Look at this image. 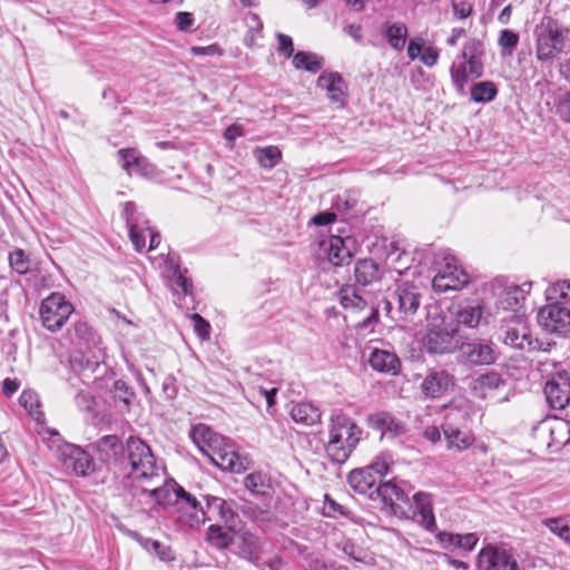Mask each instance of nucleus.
<instances>
[{
  "label": "nucleus",
  "mask_w": 570,
  "mask_h": 570,
  "mask_svg": "<svg viewBox=\"0 0 570 570\" xmlns=\"http://www.w3.org/2000/svg\"><path fill=\"white\" fill-rule=\"evenodd\" d=\"M368 363L374 371L396 375L401 368V361L394 352L381 348H372Z\"/></svg>",
  "instance_id": "5701e85b"
},
{
  "label": "nucleus",
  "mask_w": 570,
  "mask_h": 570,
  "mask_svg": "<svg viewBox=\"0 0 570 570\" xmlns=\"http://www.w3.org/2000/svg\"><path fill=\"white\" fill-rule=\"evenodd\" d=\"M460 358L471 365L493 364L498 358V352L491 342L473 341L460 346Z\"/></svg>",
  "instance_id": "ddd939ff"
},
{
  "label": "nucleus",
  "mask_w": 570,
  "mask_h": 570,
  "mask_svg": "<svg viewBox=\"0 0 570 570\" xmlns=\"http://www.w3.org/2000/svg\"><path fill=\"white\" fill-rule=\"evenodd\" d=\"M367 425L381 432V438L391 439L402 436L406 433V424L387 411H379L366 417Z\"/></svg>",
  "instance_id": "a211bd4d"
},
{
  "label": "nucleus",
  "mask_w": 570,
  "mask_h": 570,
  "mask_svg": "<svg viewBox=\"0 0 570 570\" xmlns=\"http://www.w3.org/2000/svg\"><path fill=\"white\" fill-rule=\"evenodd\" d=\"M375 492V499H381L382 502L386 507H390L394 513H396V503L399 501L405 502L407 500L404 491L391 481L380 482V484L376 487Z\"/></svg>",
  "instance_id": "c756f323"
},
{
  "label": "nucleus",
  "mask_w": 570,
  "mask_h": 570,
  "mask_svg": "<svg viewBox=\"0 0 570 570\" xmlns=\"http://www.w3.org/2000/svg\"><path fill=\"white\" fill-rule=\"evenodd\" d=\"M498 94V88L492 81H481L472 86L471 98L475 102H490Z\"/></svg>",
  "instance_id": "4c0bfd02"
},
{
  "label": "nucleus",
  "mask_w": 570,
  "mask_h": 570,
  "mask_svg": "<svg viewBox=\"0 0 570 570\" xmlns=\"http://www.w3.org/2000/svg\"><path fill=\"white\" fill-rule=\"evenodd\" d=\"M539 324L550 333H567L570 331V308L561 304H549L538 313Z\"/></svg>",
  "instance_id": "f8f14e48"
},
{
  "label": "nucleus",
  "mask_w": 570,
  "mask_h": 570,
  "mask_svg": "<svg viewBox=\"0 0 570 570\" xmlns=\"http://www.w3.org/2000/svg\"><path fill=\"white\" fill-rule=\"evenodd\" d=\"M443 434L448 443V449L450 450L464 451L469 449L475 440L471 432L455 428L451 423H446L443 426Z\"/></svg>",
  "instance_id": "c85d7f7f"
},
{
  "label": "nucleus",
  "mask_w": 570,
  "mask_h": 570,
  "mask_svg": "<svg viewBox=\"0 0 570 570\" xmlns=\"http://www.w3.org/2000/svg\"><path fill=\"white\" fill-rule=\"evenodd\" d=\"M379 320V311L374 306L368 307V314L357 324L360 328H367Z\"/></svg>",
  "instance_id": "338daca9"
},
{
  "label": "nucleus",
  "mask_w": 570,
  "mask_h": 570,
  "mask_svg": "<svg viewBox=\"0 0 570 570\" xmlns=\"http://www.w3.org/2000/svg\"><path fill=\"white\" fill-rule=\"evenodd\" d=\"M438 59H439V51L438 49L433 48V47H429L426 48L421 57H420V60L422 61V63H424L426 67H433L436 62H438Z\"/></svg>",
  "instance_id": "e2e57ef3"
},
{
  "label": "nucleus",
  "mask_w": 570,
  "mask_h": 570,
  "mask_svg": "<svg viewBox=\"0 0 570 570\" xmlns=\"http://www.w3.org/2000/svg\"><path fill=\"white\" fill-rule=\"evenodd\" d=\"M566 36L558 23L548 19L535 29V57L547 62L556 59L564 49Z\"/></svg>",
  "instance_id": "20e7f679"
},
{
  "label": "nucleus",
  "mask_w": 570,
  "mask_h": 570,
  "mask_svg": "<svg viewBox=\"0 0 570 570\" xmlns=\"http://www.w3.org/2000/svg\"><path fill=\"white\" fill-rule=\"evenodd\" d=\"M505 385V381L497 372H488L473 379L471 389L479 397L485 399L493 396L495 391H499Z\"/></svg>",
  "instance_id": "a878e982"
},
{
  "label": "nucleus",
  "mask_w": 570,
  "mask_h": 570,
  "mask_svg": "<svg viewBox=\"0 0 570 570\" xmlns=\"http://www.w3.org/2000/svg\"><path fill=\"white\" fill-rule=\"evenodd\" d=\"M397 308L391 317L397 322H406L417 312L421 305V294L414 285L402 284L394 292Z\"/></svg>",
  "instance_id": "1a4fd4ad"
},
{
  "label": "nucleus",
  "mask_w": 570,
  "mask_h": 570,
  "mask_svg": "<svg viewBox=\"0 0 570 570\" xmlns=\"http://www.w3.org/2000/svg\"><path fill=\"white\" fill-rule=\"evenodd\" d=\"M234 505L233 501H227L217 497H207V509L209 511H216L229 529H234L236 527L235 521L237 513Z\"/></svg>",
  "instance_id": "2f4dec72"
},
{
  "label": "nucleus",
  "mask_w": 570,
  "mask_h": 570,
  "mask_svg": "<svg viewBox=\"0 0 570 570\" xmlns=\"http://www.w3.org/2000/svg\"><path fill=\"white\" fill-rule=\"evenodd\" d=\"M500 321V338L505 345L525 351L541 350L542 344L531 336L524 314L503 315Z\"/></svg>",
  "instance_id": "7ed1b4c3"
},
{
  "label": "nucleus",
  "mask_w": 570,
  "mask_h": 570,
  "mask_svg": "<svg viewBox=\"0 0 570 570\" xmlns=\"http://www.w3.org/2000/svg\"><path fill=\"white\" fill-rule=\"evenodd\" d=\"M469 282L468 274L458 266L454 257L445 256L433 277L432 286L436 292L456 291Z\"/></svg>",
  "instance_id": "423d86ee"
},
{
  "label": "nucleus",
  "mask_w": 570,
  "mask_h": 570,
  "mask_svg": "<svg viewBox=\"0 0 570 570\" xmlns=\"http://www.w3.org/2000/svg\"><path fill=\"white\" fill-rule=\"evenodd\" d=\"M347 480L348 484L355 492L367 495L372 500L375 499L376 484H380V482L377 480V475L371 473L370 470L366 468L353 470L348 474Z\"/></svg>",
  "instance_id": "b1692460"
},
{
  "label": "nucleus",
  "mask_w": 570,
  "mask_h": 570,
  "mask_svg": "<svg viewBox=\"0 0 570 570\" xmlns=\"http://www.w3.org/2000/svg\"><path fill=\"white\" fill-rule=\"evenodd\" d=\"M382 277V271L373 259H362L355 266V278L363 285L372 284Z\"/></svg>",
  "instance_id": "72a5a7b5"
},
{
  "label": "nucleus",
  "mask_w": 570,
  "mask_h": 570,
  "mask_svg": "<svg viewBox=\"0 0 570 570\" xmlns=\"http://www.w3.org/2000/svg\"><path fill=\"white\" fill-rule=\"evenodd\" d=\"M557 114L567 122H570V92L560 96L556 105Z\"/></svg>",
  "instance_id": "864d4df0"
},
{
  "label": "nucleus",
  "mask_w": 570,
  "mask_h": 570,
  "mask_svg": "<svg viewBox=\"0 0 570 570\" xmlns=\"http://www.w3.org/2000/svg\"><path fill=\"white\" fill-rule=\"evenodd\" d=\"M190 320L194 323V330L197 333V335L202 340H208L210 330L209 323L206 320H204L199 314L190 315Z\"/></svg>",
  "instance_id": "3c124183"
},
{
  "label": "nucleus",
  "mask_w": 570,
  "mask_h": 570,
  "mask_svg": "<svg viewBox=\"0 0 570 570\" xmlns=\"http://www.w3.org/2000/svg\"><path fill=\"white\" fill-rule=\"evenodd\" d=\"M19 403L37 421L42 420L43 414L40 411L39 396L33 391H23L19 397Z\"/></svg>",
  "instance_id": "a19ab883"
},
{
  "label": "nucleus",
  "mask_w": 570,
  "mask_h": 570,
  "mask_svg": "<svg viewBox=\"0 0 570 570\" xmlns=\"http://www.w3.org/2000/svg\"><path fill=\"white\" fill-rule=\"evenodd\" d=\"M452 9L455 18L460 20L466 19L473 13V7L468 1H453Z\"/></svg>",
  "instance_id": "6e6d98bb"
},
{
  "label": "nucleus",
  "mask_w": 570,
  "mask_h": 570,
  "mask_svg": "<svg viewBox=\"0 0 570 570\" xmlns=\"http://www.w3.org/2000/svg\"><path fill=\"white\" fill-rule=\"evenodd\" d=\"M121 168L129 175L153 177L156 168L136 148H121L117 151Z\"/></svg>",
  "instance_id": "f3484780"
},
{
  "label": "nucleus",
  "mask_w": 570,
  "mask_h": 570,
  "mask_svg": "<svg viewBox=\"0 0 570 570\" xmlns=\"http://www.w3.org/2000/svg\"><path fill=\"white\" fill-rule=\"evenodd\" d=\"M293 65L296 69L317 72L323 67V58L318 57L316 53L298 51L293 56Z\"/></svg>",
  "instance_id": "e433bc0d"
},
{
  "label": "nucleus",
  "mask_w": 570,
  "mask_h": 570,
  "mask_svg": "<svg viewBox=\"0 0 570 570\" xmlns=\"http://www.w3.org/2000/svg\"><path fill=\"white\" fill-rule=\"evenodd\" d=\"M277 40H278V51L281 53L285 55L286 57H292L293 52H294V46H293L292 38L287 35L278 33Z\"/></svg>",
  "instance_id": "13d9d810"
},
{
  "label": "nucleus",
  "mask_w": 570,
  "mask_h": 570,
  "mask_svg": "<svg viewBox=\"0 0 570 570\" xmlns=\"http://www.w3.org/2000/svg\"><path fill=\"white\" fill-rule=\"evenodd\" d=\"M254 155L258 164L267 169L274 168L282 157L281 150L276 146L257 148L255 149Z\"/></svg>",
  "instance_id": "58836bf2"
},
{
  "label": "nucleus",
  "mask_w": 570,
  "mask_h": 570,
  "mask_svg": "<svg viewBox=\"0 0 570 570\" xmlns=\"http://www.w3.org/2000/svg\"><path fill=\"white\" fill-rule=\"evenodd\" d=\"M190 438L202 453L209 455L214 448L224 444V436L214 432L208 425L198 423L190 430Z\"/></svg>",
  "instance_id": "4be33fe9"
},
{
  "label": "nucleus",
  "mask_w": 570,
  "mask_h": 570,
  "mask_svg": "<svg viewBox=\"0 0 570 570\" xmlns=\"http://www.w3.org/2000/svg\"><path fill=\"white\" fill-rule=\"evenodd\" d=\"M453 384V376L446 371H430L424 377L421 389L426 396L438 399L445 394Z\"/></svg>",
  "instance_id": "412c9836"
},
{
  "label": "nucleus",
  "mask_w": 570,
  "mask_h": 570,
  "mask_svg": "<svg viewBox=\"0 0 570 570\" xmlns=\"http://www.w3.org/2000/svg\"><path fill=\"white\" fill-rule=\"evenodd\" d=\"M114 393L115 397L125 403L127 407H129L131 400L135 395L134 391L127 385V383L122 380H117L114 383Z\"/></svg>",
  "instance_id": "09e8293b"
},
{
  "label": "nucleus",
  "mask_w": 570,
  "mask_h": 570,
  "mask_svg": "<svg viewBox=\"0 0 570 570\" xmlns=\"http://www.w3.org/2000/svg\"><path fill=\"white\" fill-rule=\"evenodd\" d=\"M317 86L325 89L332 102L344 105L345 82L337 72H324L317 79Z\"/></svg>",
  "instance_id": "bb28decb"
},
{
  "label": "nucleus",
  "mask_w": 570,
  "mask_h": 570,
  "mask_svg": "<svg viewBox=\"0 0 570 570\" xmlns=\"http://www.w3.org/2000/svg\"><path fill=\"white\" fill-rule=\"evenodd\" d=\"M175 20L177 28L181 31L188 30L194 24L193 14L189 12H177Z\"/></svg>",
  "instance_id": "0e129e2a"
},
{
  "label": "nucleus",
  "mask_w": 570,
  "mask_h": 570,
  "mask_svg": "<svg viewBox=\"0 0 570 570\" xmlns=\"http://www.w3.org/2000/svg\"><path fill=\"white\" fill-rule=\"evenodd\" d=\"M479 570H520L517 560L504 548L484 547L478 556Z\"/></svg>",
  "instance_id": "9d476101"
},
{
  "label": "nucleus",
  "mask_w": 570,
  "mask_h": 570,
  "mask_svg": "<svg viewBox=\"0 0 570 570\" xmlns=\"http://www.w3.org/2000/svg\"><path fill=\"white\" fill-rule=\"evenodd\" d=\"M518 42H519L518 33H515L514 31H512L510 29H504L501 31L500 38H499V45L503 49L512 50L513 48L517 47Z\"/></svg>",
  "instance_id": "603ef678"
},
{
  "label": "nucleus",
  "mask_w": 570,
  "mask_h": 570,
  "mask_svg": "<svg viewBox=\"0 0 570 570\" xmlns=\"http://www.w3.org/2000/svg\"><path fill=\"white\" fill-rule=\"evenodd\" d=\"M338 299L345 309L352 312H362L367 307L366 299L358 294L353 285L342 287L338 293Z\"/></svg>",
  "instance_id": "f704fd0d"
},
{
  "label": "nucleus",
  "mask_w": 570,
  "mask_h": 570,
  "mask_svg": "<svg viewBox=\"0 0 570 570\" xmlns=\"http://www.w3.org/2000/svg\"><path fill=\"white\" fill-rule=\"evenodd\" d=\"M292 420L304 426H313L321 423L322 413L317 406L309 402L292 404L289 409Z\"/></svg>",
  "instance_id": "cd10ccee"
},
{
  "label": "nucleus",
  "mask_w": 570,
  "mask_h": 570,
  "mask_svg": "<svg viewBox=\"0 0 570 570\" xmlns=\"http://www.w3.org/2000/svg\"><path fill=\"white\" fill-rule=\"evenodd\" d=\"M393 459L389 453L380 454L370 465L365 466L371 473L377 475L379 482L389 473Z\"/></svg>",
  "instance_id": "a18cd8bd"
},
{
  "label": "nucleus",
  "mask_w": 570,
  "mask_h": 570,
  "mask_svg": "<svg viewBox=\"0 0 570 570\" xmlns=\"http://www.w3.org/2000/svg\"><path fill=\"white\" fill-rule=\"evenodd\" d=\"M240 552L252 562L258 560V540L254 535L245 533L243 535Z\"/></svg>",
  "instance_id": "de8ad7c7"
},
{
  "label": "nucleus",
  "mask_w": 570,
  "mask_h": 570,
  "mask_svg": "<svg viewBox=\"0 0 570 570\" xmlns=\"http://www.w3.org/2000/svg\"><path fill=\"white\" fill-rule=\"evenodd\" d=\"M176 495L178 499L186 501L194 510L195 513L193 515L195 522L204 523L205 522V511L199 502L190 495L187 491H185L181 487L176 490Z\"/></svg>",
  "instance_id": "49530a36"
},
{
  "label": "nucleus",
  "mask_w": 570,
  "mask_h": 570,
  "mask_svg": "<svg viewBox=\"0 0 570 570\" xmlns=\"http://www.w3.org/2000/svg\"><path fill=\"white\" fill-rule=\"evenodd\" d=\"M323 513L326 517L334 518L336 515H344L345 511L341 504L326 494L324 499Z\"/></svg>",
  "instance_id": "5fc2aeb1"
},
{
  "label": "nucleus",
  "mask_w": 570,
  "mask_h": 570,
  "mask_svg": "<svg viewBox=\"0 0 570 570\" xmlns=\"http://www.w3.org/2000/svg\"><path fill=\"white\" fill-rule=\"evenodd\" d=\"M136 214L137 207L134 203L128 202L124 205L122 216L127 223L128 228L131 227V225H139Z\"/></svg>",
  "instance_id": "bf43d9fd"
},
{
  "label": "nucleus",
  "mask_w": 570,
  "mask_h": 570,
  "mask_svg": "<svg viewBox=\"0 0 570 570\" xmlns=\"http://www.w3.org/2000/svg\"><path fill=\"white\" fill-rule=\"evenodd\" d=\"M73 312L71 303L65 296L53 293L45 298L40 306V317L43 326L51 332L59 330Z\"/></svg>",
  "instance_id": "39448f33"
},
{
  "label": "nucleus",
  "mask_w": 570,
  "mask_h": 570,
  "mask_svg": "<svg viewBox=\"0 0 570 570\" xmlns=\"http://www.w3.org/2000/svg\"><path fill=\"white\" fill-rule=\"evenodd\" d=\"M9 264L10 267L20 275L27 274L30 269V258L21 248H16L10 252Z\"/></svg>",
  "instance_id": "c03bdc74"
},
{
  "label": "nucleus",
  "mask_w": 570,
  "mask_h": 570,
  "mask_svg": "<svg viewBox=\"0 0 570 570\" xmlns=\"http://www.w3.org/2000/svg\"><path fill=\"white\" fill-rule=\"evenodd\" d=\"M423 346L430 354L452 353L458 348L455 331L445 326H431L424 335Z\"/></svg>",
  "instance_id": "9b49d317"
},
{
  "label": "nucleus",
  "mask_w": 570,
  "mask_h": 570,
  "mask_svg": "<svg viewBox=\"0 0 570 570\" xmlns=\"http://www.w3.org/2000/svg\"><path fill=\"white\" fill-rule=\"evenodd\" d=\"M543 524L566 542H570V520L566 518H551L543 520Z\"/></svg>",
  "instance_id": "79ce46f5"
},
{
  "label": "nucleus",
  "mask_w": 570,
  "mask_h": 570,
  "mask_svg": "<svg viewBox=\"0 0 570 570\" xmlns=\"http://www.w3.org/2000/svg\"><path fill=\"white\" fill-rule=\"evenodd\" d=\"M348 243H351L350 238H342L340 236L331 237L328 246V261L334 266H341L350 262L352 253Z\"/></svg>",
  "instance_id": "7c9ffc66"
},
{
  "label": "nucleus",
  "mask_w": 570,
  "mask_h": 570,
  "mask_svg": "<svg viewBox=\"0 0 570 570\" xmlns=\"http://www.w3.org/2000/svg\"><path fill=\"white\" fill-rule=\"evenodd\" d=\"M468 46L466 43L462 50V61L453 62L450 69L452 82L460 94H464L470 79L479 78L483 72L482 62L473 55L469 56Z\"/></svg>",
  "instance_id": "0eeeda50"
},
{
  "label": "nucleus",
  "mask_w": 570,
  "mask_h": 570,
  "mask_svg": "<svg viewBox=\"0 0 570 570\" xmlns=\"http://www.w3.org/2000/svg\"><path fill=\"white\" fill-rule=\"evenodd\" d=\"M551 292L559 298L570 301V281H561L556 283L552 286Z\"/></svg>",
  "instance_id": "680f3d73"
},
{
  "label": "nucleus",
  "mask_w": 570,
  "mask_h": 570,
  "mask_svg": "<svg viewBox=\"0 0 570 570\" xmlns=\"http://www.w3.org/2000/svg\"><path fill=\"white\" fill-rule=\"evenodd\" d=\"M531 286V283H523L522 285L512 284L503 289L499 304L505 311L504 315L523 314L521 303L530 293Z\"/></svg>",
  "instance_id": "aec40b11"
},
{
  "label": "nucleus",
  "mask_w": 570,
  "mask_h": 570,
  "mask_svg": "<svg viewBox=\"0 0 570 570\" xmlns=\"http://www.w3.org/2000/svg\"><path fill=\"white\" fill-rule=\"evenodd\" d=\"M174 277L176 285L183 289L184 294L191 293L193 284L183 273L175 272Z\"/></svg>",
  "instance_id": "774afa93"
},
{
  "label": "nucleus",
  "mask_w": 570,
  "mask_h": 570,
  "mask_svg": "<svg viewBox=\"0 0 570 570\" xmlns=\"http://www.w3.org/2000/svg\"><path fill=\"white\" fill-rule=\"evenodd\" d=\"M125 469L129 468L127 475L135 481L147 482L153 488H144L149 492L150 497L160 503L165 499L166 490L159 487L163 481L160 468L156 463V459L151 449L141 439L136 436L128 438L126 442Z\"/></svg>",
  "instance_id": "f257e3e1"
},
{
  "label": "nucleus",
  "mask_w": 570,
  "mask_h": 570,
  "mask_svg": "<svg viewBox=\"0 0 570 570\" xmlns=\"http://www.w3.org/2000/svg\"><path fill=\"white\" fill-rule=\"evenodd\" d=\"M212 463L225 471L240 473L248 468V460L246 456H242L232 444L226 442L224 438V444L214 448L208 455Z\"/></svg>",
  "instance_id": "4468645a"
},
{
  "label": "nucleus",
  "mask_w": 570,
  "mask_h": 570,
  "mask_svg": "<svg viewBox=\"0 0 570 570\" xmlns=\"http://www.w3.org/2000/svg\"><path fill=\"white\" fill-rule=\"evenodd\" d=\"M413 519L416 520L426 530L433 531L436 527L432 510L431 498L428 493L419 492L413 497Z\"/></svg>",
  "instance_id": "393cba45"
},
{
  "label": "nucleus",
  "mask_w": 570,
  "mask_h": 570,
  "mask_svg": "<svg viewBox=\"0 0 570 570\" xmlns=\"http://www.w3.org/2000/svg\"><path fill=\"white\" fill-rule=\"evenodd\" d=\"M244 484L247 490L261 495L267 494L271 489L268 478L261 472H254L248 474L245 478Z\"/></svg>",
  "instance_id": "ea45409f"
},
{
  "label": "nucleus",
  "mask_w": 570,
  "mask_h": 570,
  "mask_svg": "<svg viewBox=\"0 0 570 570\" xmlns=\"http://www.w3.org/2000/svg\"><path fill=\"white\" fill-rule=\"evenodd\" d=\"M438 539L443 546V548H458V533L440 532L438 534Z\"/></svg>",
  "instance_id": "69168bd1"
},
{
  "label": "nucleus",
  "mask_w": 570,
  "mask_h": 570,
  "mask_svg": "<svg viewBox=\"0 0 570 570\" xmlns=\"http://www.w3.org/2000/svg\"><path fill=\"white\" fill-rule=\"evenodd\" d=\"M482 314L483 307L479 303L460 305L454 312L456 322L468 327H476L482 318Z\"/></svg>",
  "instance_id": "473e14b6"
},
{
  "label": "nucleus",
  "mask_w": 570,
  "mask_h": 570,
  "mask_svg": "<svg viewBox=\"0 0 570 570\" xmlns=\"http://www.w3.org/2000/svg\"><path fill=\"white\" fill-rule=\"evenodd\" d=\"M363 430L344 413L331 415L327 425L325 452L331 461L343 464L348 460L362 439Z\"/></svg>",
  "instance_id": "f03ea898"
},
{
  "label": "nucleus",
  "mask_w": 570,
  "mask_h": 570,
  "mask_svg": "<svg viewBox=\"0 0 570 570\" xmlns=\"http://www.w3.org/2000/svg\"><path fill=\"white\" fill-rule=\"evenodd\" d=\"M544 395L551 409L563 410L570 403V376L562 372L549 379Z\"/></svg>",
  "instance_id": "2eb2a0df"
},
{
  "label": "nucleus",
  "mask_w": 570,
  "mask_h": 570,
  "mask_svg": "<svg viewBox=\"0 0 570 570\" xmlns=\"http://www.w3.org/2000/svg\"><path fill=\"white\" fill-rule=\"evenodd\" d=\"M94 449L98 454V459L105 463H114L122 465L125 463V445L117 435H105L97 440Z\"/></svg>",
  "instance_id": "6ab92c4d"
},
{
  "label": "nucleus",
  "mask_w": 570,
  "mask_h": 570,
  "mask_svg": "<svg viewBox=\"0 0 570 570\" xmlns=\"http://www.w3.org/2000/svg\"><path fill=\"white\" fill-rule=\"evenodd\" d=\"M59 459L67 470H71L77 475H87L94 471L91 456L80 446L73 444L65 445L59 453Z\"/></svg>",
  "instance_id": "dca6fc26"
},
{
  "label": "nucleus",
  "mask_w": 570,
  "mask_h": 570,
  "mask_svg": "<svg viewBox=\"0 0 570 570\" xmlns=\"http://www.w3.org/2000/svg\"><path fill=\"white\" fill-rule=\"evenodd\" d=\"M458 548L470 551L475 547L479 538L476 537L475 533H466L458 534Z\"/></svg>",
  "instance_id": "052dcab7"
},
{
  "label": "nucleus",
  "mask_w": 570,
  "mask_h": 570,
  "mask_svg": "<svg viewBox=\"0 0 570 570\" xmlns=\"http://www.w3.org/2000/svg\"><path fill=\"white\" fill-rule=\"evenodd\" d=\"M425 41L421 37H414L407 45V56L411 60L420 58L424 48Z\"/></svg>",
  "instance_id": "4d7b16f0"
},
{
  "label": "nucleus",
  "mask_w": 570,
  "mask_h": 570,
  "mask_svg": "<svg viewBox=\"0 0 570 570\" xmlns=\"http://www.w3.org/2000/svg\"><path fill=\"white\" fill-rule=\"evenodd\" d=\"M207 540L217 549L227 548L233 542L229 531L224 530L219 525H210L208 528Z\"/></svg>",
  "instance_id": "37998d69"
},
{
  "label": "nucleus",
  "mask_w": 570,
  "mask_h": 570,
  "mask_svg": "<svg viewBox=\"0 0 570 570\" xmlns=\"http://www.w3.org/2000/svg\"><path fill=\"white\" fill-rule=\"evenodd\" d=\"M384 38L387 43L396 51L403 50L406 38H407V28L402 22H395L391 24H385L382 30Z\"/></svg>",
  "instance_id": "c9c22d12"
},
{
  "label": "nucleus",
  "mask_w": 570,
  "mask_h": 570,
  "mask_svg": "<svg viewBox=\"0 0 570 570\" xmlns=\"http://www.w3.org/2000/svg\"><path fill=\"white\" fill-rule=\"evenodd\" d=\"M128 229L130 240L134 244L136 250L141 252L145 248L146 244V227L141 225H131V227H129Z\"/></svg>",
  "instance_id": "8fccbe9b"
},
{
  "label": "nucleus",
  "mask_w": 570,
  "mask_h": 570,
  "mask_svg": "<svg viewBox=\"0 0 570 570\" xmlns=\"http://www.w3.org/2000/svg\"><path fill=\"white\" fill-rule=\"evenodd\" d=\"M71 341L79 346V348L88 350L91 357L87 360L88 366L98 365L104 357L102 350L98 346L100 338L95 335L92 328L83 321H78L69 331Z\"/></svg>",
  "instance_id": "6e6552de"
}]
</instances>
